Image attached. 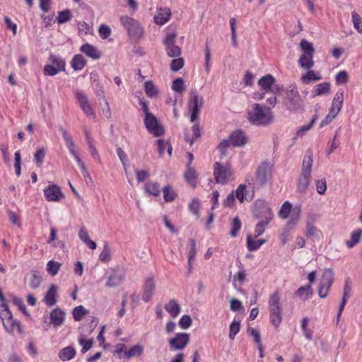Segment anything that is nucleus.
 <instances>
[{"label":"nucleus","instance_id":"31","mask_svg":"<svg viewBox=\"0 0 362 362\" xmlns=\"http://www.w3.org/2000/svg\"><path fill=\"white\" fill-rule=\"evenodd\" d=\"M124 279V275L118 271H115L109 276L105 286L109 288L117 287L122 282Z\"/></svg>","mask_w":362,"mask_h":362},{"label":"nucleus","instance_id":"19","mask_svg":"<svg viewBox=\"0 0 362 362\" xmlns=\"http://www.w3.org/2000/svg\"><path fill=\"white\" fill-rule=\"evenodd\" d=\"M44 195L49 202H59L64 198V194L57 185H49L44 189Z\"/></svg>","mask_w":362,"mask_h":362},{"label":"nucleus","instance_id":"40","mask_svg":"<svg viewBox=\"0 0 362 362\" xmlns=\"http://www.w3.org/2000/svg\"><path fill=\"white\" fill-rule=\"evenodd\" d=\"M86 65V60L80 54L74 55L71 62V68L75 71L82 70Z\"/></svg>","mask_w":362,"mask_h":362},{"label":"nucleus","instance_id":"62","mask_svg":"<svg viewBox=\"0 0 362 362\" xmlns=\"http://www.w3.org/2000/svg\"><path fill=\"white\" fill-rule=\"evenodd\" d=\"M192 132L193 133V136L192 139H189L187 136L185 137V140L187 142H189L191 145L197 139H198L201 136V131L197 124H195L192 127Z\"/></svg>","mask_w":362,"mask_h":362},{"label":"nucleus","instance_id":"41","mask_svg":"<svg viewBox=\"0 0 362 362\" xmlns=\"http://www.w3.org/2000/svg\"><path fill=\"white\" fill-rule=\"evenodd\" d=\"M185 178L187 182L193 188L197 187V174L192 168H188L185 173Z\"/></svg>","mask_w":362,"mask_h":362},{"label":"nucleus","instance_id":"48","mask_svg":"<svg viewBox=\"0 0 362 362\" xmlns=\"http://www.w3.org/2000/svg\"><path fill=\"white\" fill-rule=\"evenodd\" d=\"M189 245L190 249L188 252V265H189V269L191 270V269L192 267V262L197 255L195 240H190L189 242Z\"/></svg>","mask_w":362,"mask_h":362},{"label":"nucleus","instance_id":"58","mask_svg":"<svg viewBox=\"0 0 362 362\" xmlns=\"http://www.w3.org/2000/svg\"><path fill=\"white\" fill-rule=\"evenodd\" d=\"M242 223L238 217H235L231 223V230L230 235L233 238L238 235V231L240 230Z\"/></svg>","mask_w":362,"mask_h":362},{"label":"nucleus","instance_id":"57","mask_svg":"<svg viewBox=\"0 0 362 362\" xmlns=\"http://www.w3.org/2000/svg\"><path fill=\"white\" fill-rule=\"evenodd\" d=\"M246 186L245 185H240L235 191V197L243 203L244 201L247 200L246 197Z\"/></svg>","mask_w":362,"mask_h":362},{"label":"nucleus","instance_id":"39","mask_svg":"<svg viewBox=\"0 0 362 362\" xmlns=\"http://www.w3.org/2000/svg\"><path fill=\"white\" fill-rule=\"evenodd\" d=\"M144 192L148 195L158 197L160 194L159 185L153 181H148L144 185Z\"/></svg>","mask_w":362,"mask_h":362},{"label":"nucleus","instance_id":"52","mask_svg":"<svg viewBox=\"0 0 362 362\" xmlns=\"http://www.w3.org/2000/svg\"><path fill=\"white\" fill-rule=\"evenodd\" d=\"M317 119V115L313 116L312 120L310 121V122L309 124L303 125V126H302V127H300V128L298 129V130L296 132V135L298 136H304L305 134V133L313 127V125L315 123Z\"/></svg>","mask_w":362,"mask_h":362},{"label":"nucleus","instance_id":"10","mask_svg":"<svg viewBox=\"0 0 362 362\" xmlns=\"http://www.w3.org/2000/svg\"><path fill=\"white\" fill-rule=\"evenodd\" d=\"M119 21L122 26L128 32L130 37L138 40L143 36V28L137 21L127 16H122Z\"/></svg>","mask_w":362,"mask_h":362},{"label":"nucleus","instance_id":"53","mask_svg":"<svg viewBox=\"0 0 362 362\" xmlns=\"http://www.w3.org/2000/svg\"><path fill=\"white\" fill-rule=\"evenodd\" d=\"M158 151L160 155H163L165 153V150L167 149L168 153L169 155L172 154L173 148L171 145L165 142L163 139H158Z\"/></svg>","mask_w":362,"mask_h":362},{"label":"nucleus","instance_id":"46","mask_svg":"<svg viewBox=\"0 0 362 362\" xmlns=\"http://www.w3.org/2000/svg\"><path fill=\"white\" fill-rule=\"evenodd\" d=\"M31 276L30 286L33 288H38L42 282V277L40 272L38 271H33Z\"/></svg>","mask_w":362,"mask_h":362},{"label":"nucleus","instance_id":"23","mask_svg":"<svg viewBox=\"0 0 362 362\" xmlns=\"http://www.w3.org/2000/svg\"><path fill=\"white\" fill-rule=\"evenodd\" d=\"M247 274L245 269L238 270L233 276L232 284L233 287L240 293H243L242 289L243 284L247 281Z\"/></svg>","mask_w":362,"mask_h":362},{"label":"nucleus","instance_id":"38","mask_svg":"<svg viewBox=\"0 0 362 362\" xmlns=\"http://www.w3.org/2000/svg\"><path fill=\"white\" fill-rule=\"evenodd\" d=\"M165 310L170 314V315L175 318L176 317L181 311V308L177 301L174 299L170 300L165 305Z\"/></svg>","mask_w":362,"mask_h":362},{"label":"nucleus","instance_id":"12","mask_svg":"<svg viewBox=\"0 0 362 362\" xmlns=\"http://www.w3.org/2000/svg\"><path fill=\"white\" fill-rule=\"evenodd\" d=\"M204 105V99L199 95L196 90L190 92V96L188 103V109L190 113V122H196L199 115L200 110Z\"/></svg>","mask_w":362,"mask_h":362},{"label":"nucleus","instance_id":"1","mask_svg":"<svg viewBox=\"0 0 362 362\" xmlns=\"http://www.w3.org/2000/svg\"><path fill=\"white\" fill-rule=\"evenodd\" d=\"M139 105L144 114V124L148 132L155 137H159L165 134V129L158 119L150 112L148 103L143 99H139Z\"/></svg>","mask_w":362,"mask_h":362},{"label":"nucleus","instance_id":"63","mask_svg":"<svg viewBox=\"0 0 362 362\" xmlns=\"http://www.w3.org/2000/svg\"><path fill=\"white\" fill-rule=\"evenodd\" d=\"M192 318L188 315H184L179 320V325L184 329H188L192 325Z\"/></svg>","mask_w":362,"mask_h":362},{"label":"nucleus","instance_id":"11","mask_svg":"<svg viewBox=\"0 0 362 362\" xmlns=\"http://www.w3.org/2000/svg\"><path fill=\"white\" fill-rule=\"evenodd\" d=\"M273 165L270 162L261 163L255 173V182L257 185L264 186L272 179Z\"/></svg>","mask_w":362,"mask_h":362},{"label":"nucleus","instance_id":"33","mask_svg":"<svg viewBox=\"0 0 362 362\" xmlns=\"http://www.w3.org/2000/svg\"><path fill=\"white\" fill-rule=\"evenodd\" d=\"M144 91L146 95L151 98H157L159 95V89L152 81H147L144 83Z\"/></svg>","mask_w":362,"mask_h":362},{"label":"nucleus","instance_id":"60","mask_svg":"<svg viewBox=\"0 0 362 362\" xmlns=\"http://www.w3.org/2000/svg\"><path fill=\"white\" fill-rule=\"evenodd\" d=\"M88 311L82 305H78L73 310V316L76 321L81 320Z\"/></svg>","mask_w":362,"mask_h":362},{"label":"nucleus","instance_id":"13","mask_svg":"<svg viewBox=\"0 0 362 362\" xmlns=\"http://www.w3.org/2000/svg\"><path fill=\"white\" fill-rule=\"evenodd\" d=\"M74 95L83 114L88 118L94 119L96 113L87 95L79 89L75 90Z\"/></svg>","mask_w":362,"mask_h":362},{"label":"nucleus","instance_id":"25","mask_svg":"<svg viewBox=\"0 0 362 362\" xmlns=\"http://www.w3.org/2000/svg\"><path fill=\"white\" fill-rule=\"evenodd\" d=\"M80 51L89 58L97 60L101 57V52L93 45L86 43L80 47Z\"/></svg>","mask_w":362,"mask_h":362},{"label":"nucleus","instance_id":"59","mask_svg":"<svg viewBox=\"0 0 362 362\" xmlns=\"http://www.w3.org/2000/svg\"><path fill=\"white\" fill-rule=\"evenodd\" d=\"M315 186L317 192L321 195L324 194L327 189L326 179L324 177L317 179L315 181Z\"/></svg>","mask_w":362,"mask_h":362},{"label":"nucleus","instance_id":"9","mask_svg":"<svg viewBox=\"0 0 362 362\" xmlns=\"http://www.w3.org/2000/svg\"><path fill=\"white\" fill-rule=\"evenodd\" d=\"M63 139L64 141L65 145L68 148L70 154L73 156L75 161L76 162L78 166L79 167L82 175L88 172V169L86 166L85 163L79 156V153L77 150L76 146L73 140L71 134L65 129H61Z\"/></svg>","mask_w":362,"mask_h":362},{"label":"nucleus","instance_id":"37","mask_svg":"<svg viewBox=\"0 0 362 362\" xmlns=\"http://www.w3.org/2000/svg\"><path fill=\"white\" fill-rule=\"evenodd\" d=\"M76 354V352L75 349L71 346H68L61 349L58 356L62 361H66L74 358Z\"/></svg>","mask_w":362,"mask_h":362},{"label":"nucleus","instance_id":"28","mask_svg":"<svg viewBox=\"0 0 362 362\" xmlns=\"http://www.w3.org/2000/svg\"><path fill=\"white\" fill-rule=\"evenodd\" d=\"M155 282L153 279H146L144 286V292L142 294V300L148 302L152 298L155 291Z\"/></svg>","mask_w":362,"mask_h":362},{"label":"nucleus","instance_id":"6","mask_svg":"<svg viewBox=\"0 0 362 362\" xmlns=\"http://www.w3.org/2000/svg\"><path fill=\"white\" fill-rule=\"evenodd\" d=\"M248 119L255 125H267L272 121L273 115L269 108L254 104L252 110L248 111Z\"/></svg>","mask_w":362,"mask_h":362},{"label":"nucleus","instance_id":"50","mask_svg":"<svg viewBox=\"0 0 362 362\" xmlns=\"http://www.w3.org/2000/svg\"><path fill=\"white\" fill-rule=\"evenodd\" d=\"M60 267L61 264L54 260H50L47 264V271L52 276L57 275Z\"/></svg>","mask_w":362,"mask_h":362},{"label":"nucleus","instance_id":"15","mask_svg":"<svg viewBox=\"0 0 362 362\" xmlns=\"http://www.w3.org/2000/svg\"><path fill=\"white\" fill-rule=\"evenodd\" d=\"M232 175L233 171L230 165H223L221 163H215L214 175L216 182L226 184L230 180Z\"/></svg>","mask_w":362,"mask_h":362},{"label":"nucleus","instance_id":"44","mask_svg":"<svg viewBox=\"0 0 362 362\" xmlns=\"http://www.w3.org/2000/svg\"><path fill=\"white\" fill-rule=\"evenodd\" d=\"M49 59L52 62V65L57 67V69L62 71H65L66 62L64 59L55 54H51L49 57Z\"/></svg>","mask_w":362,"mask_h":362},{"label":"nucleus","instance_id":"7","mask_svg":"<svg viewBox=\"0 0 362 362\" xmlns=\"http://www.w3.org/2000/svg\"><path fill=\"white\" fill-rule=\"evenodd\" d=\"M344 100V92L342 89H339L334 94L328 114L320 123V128H323L328 125L337 117L343 107Z\"/></svg>","mask_w":362,"mask_h":362},{"label":"nucleus","instance_id":"55","mask_svg":"<svg viewBox=\"0 0 362 362\" xmlns=\"http://www.w3.org/2000/svg\"><path fill=\"white\" fill-rule=\"evenodd\" d=\"M232 144L230 140L223 139L218 146V150L220 152L222 157L226 156L228 154V149L230 148Z\"/></svg>","mask_w":362,"mask_h":362},{"label":"nucleus","instance_id":"27","mask_svg":"<svg viewBox=\"0 0 362 362\" xmlns=\"http://www.w3.org/2000/svg\"><path fill=\"white\" fill-rule=\"evenodd\" d=\"M331 85L329 82H322L316 84L312 90L313 98L327 95L330 93Z\"/></svg>","mask_w":362,"mask_h":362},{"label":"nucleus","instance_id":"17","mask_svg":"<svg viewBox=\"0 0 362 362\" xmlns=\"http://www.w3.org/2000/svg\"><path fill=\"white\" fill-rule=\"evenodd\" d=\"M189 334L184 332L175 334L173 337L168 339L169 349L172 351L183 350L189 343Z\"/></svg>","mask_w":362,"mask_h":362},{"label":"nucleus","instance_id":"51","mask_svg":"<svg viewBox=\"0 0 362 362\" xmlns=\"http://www.w3.org/2000/svg\"><path fill=\"white\" fill-rule=\"evenodd\" d=\"M12 313L8 309V307L6 303L0 304V318L2 320V323L6 322L8 319L11 317Z\"/></svg>","mask_w":362,"mask_h":362},{"label":"nucleus","instance_id":"61","mask_svg":"<svg viewBox=\"0 0 362 362\" xmlns=\"http://www.w3.org/2000/svg\"><path fill=\"white\" fill-rule=\"evenodd\" d=\"M98 33H99L100 37L102 39L105 40L110 36L112 30H111V28L108 25H107L105 24H102L99 27Z\"/></svg>","mask_w":362,"mask_h":362},{"label":"nucleus","instance_id":"14","mask_svg":"<svg viewBox=\"0 0 362 362\" xmlns=\"http://www.w3.org/2000/svg\"><path fill=\"white\" fill-rule=\"evenodd\" d=\"M177 35L175 30H169L163 40L166 54L170 57H177L181 54V48L175 45Z\"/></svg>","mask_w":362,"mask_h":362},{"label":"nucleus","instance_id":"64","mask_svg":"<svg viewBox=\"0 0 362 362\" xmlns=\"http://www.w3.org/2000/svg\"><path fill=\"white\" fill-rule=\"evenodd\" d=\"M184 81L181 78H176L172 85V89L177 93H182L184 90Z\"/></svg>","mask_w":362,"mask_h":362},{"label":"nucleus","instance_id":"45","mask_svg":"<svg viewBox=\"0 0 362 362\" xmlns=\"http://www.w3.org/2000/svg\"><path fill=\"white\" fill-rule=\"evenodd\" d=\"M163 198L165 202H171L174 201L177 197V194L170 185H166L163 189Z\"/></svg>","mask_w":362,"mask_h":362},{"label":"nucleus","instance_id":"8","mask_svg":"<svg viewBox=\"0 0 362 362\" xmlns=\"http://www.w3.org/2000/svg\"><path fill=\"white\" fill-rule=\"evenodd\" d=\"M302 54L298 59V64L303 69H310L314 66L315 49L313 43L306 40H302L299 44Z\"/></svg>","mask_w":362,"mask_h":362},{"label":"nucleus","instance_id":"32","mask_svg":"<svg viewBox=\"0 0 362 362\" xmlns=\"http://www.w3.org/2000/svg\"><path fill=\"white\" fill-rule=\"evenodd\" d=\"M286 106L290 111H297L303 109V100L300 95L296 98H286Z\"/></svg>","mask_w":362,"mask_h":362},{"label":"nucleus","instance_id":"49","mask_svg":"<svg viewBox=\"0 0 362 362\" xmlns=\"http://www.w3.org/2000/svg\"><path fill=\"white\" fill-rule=\"evenodd\" d=\"M71 18L72 15L70 10L66 9L58 13L57 21L59 24H63L69 21Z\"/></svg>","mask_w":362,"mask_h":362},{"label":"nucleus","instance_id":"22","mask_svg":"<svg viewBox=\"0 0 362 362\" xmlns=\"http://www.w3.org/2000/svg\"><path fill=\"white\" fill-rule=\"evenodd\" d=\"M171 16V11L168 7L158 8L156 14L154 16V22L158 25H163L165 24Z\"/></svg>","mask_w":362,"mask_h":362},{"label":"nucleus","instance_id":"43","mask_svg":"<svg viewBox=\"0 0 362 362\" xmlns=\"http://www.w3.org/2000/svg\"><path fill=\"white\" fill-rule=\"evenodd\" d=\"M112 258L111 249L107 243H105L103 245V250L99 255V259L103 263L107 264L110 262Z\"/></svg>","mask_w":362,"mask_h":362},{"label":"nucleus","instance_id":"18","mask_svg":"<svg viewBox=\"0 0 362 362\" xmlns=\"http://www.w3.org/2000/svg\"><path fill=\"white\" fill-rule=\"evenodd\" d=\"M274 83L275 78L271 74H267L258 81V85L264 93H275L279 91V88H276Z\"/></svg>","mask_w":362,"mask_h":362},{"label":"nucleus","instance_id":"4","mask_svg":"<svg viewBox=\"0 0 362 362\" xmlns=\"http://www.w3.org/2000/svg\"><path fill=\"white\" fill-rule=\"evenodd\" d=\"M255 213L258 217L264 219L257 223L255 228V238L262 235L266 226L272 218L273 214L269 204L264 200H258L255 202Z\"/></svg>","mask_w":362,"mask_h":362},{"label":"nucleus","instance_id":"47","mask_svg":"<svg viewBox=\"0 0 362 362\" xmlns=\"http://www.w3.org/2000/svg\"><path fill=\"white\" fill-rule=\"evenodd\" d=\"M351 20L354 28L360 34H362V18L356 12L351 13Z\"/></svg>","mask_w":362,"mask_h":362},{"label":"nucleus","instance_id":"54","mask_svg":"<svg viewBox=\"0 0 362 362\" xmlns=\"http://www.w3.org/2000/svg\"><path fill=\"white\" fill-rule=\"evenodd\" d=\"M199 208V200L197 198H193L189 204V209L194 215H195L198 218L200 216Z\"/></svg>","mask_w":362,"mask_h":362},{"label":"nucleus","instance_id":"20","mask_svg":"<svg viewBox=\"0 0 362 362\" xmlns=\"http://www.w3.org/2000/svg\"><path fill=\"white\" fill-rule=\"evenodd\" d=\"M315 214H309L307 216L305 219V235L308 238L317 237L320 233V230L315 226Z\"/></svg>","mask_w":362,"mask_h":362},{"label":"nucleus","instance_id":"35","mask_svg":"<svg viewBox=\"0 0 362 362\" xmlns=\"http://www.w3.org/2000/svg\"><path fill=\"white\" fill-rule=\"evenodd\" d=\"M294 294L296 297L299 298L303 301L310 298L313 295L311 285L309 284L308 286H300L297 289Z\"/></svg>","mask_w":362,"mask_h":362},{"label":"nucleus","instance_id":"29","mask_svg":"<svg viewBox=\"0 0 362 362\" xmlns=\"http://www.w3.org/2000/svg\"><path fill=\"white\" fill-rule=\"evenodd\" d=\"M308 71L305 74L301 75L300 81L303 84H309L312 82L320 81L322 78V75L314 70L307 69Z\"/></svg>","mask_w":362,"mask_h":362},{"label":"nucleus","instance_id":"3","mask_svg":"<svg viewBox=\"0 0 362 362\" xmlns=\"http://www.w3.org/2000/svg\"><path fill=\"white\" fill-rule=\"evenodd\" d=\"M301 212L300 205L293 206L290 202L286 201L281 205L278 214L280 218L288 219L286 226L293 228L299 223Z\"/></svg>","mask_w":362,"mask_h":362},{"label":"nucleus","instance_id":"30","mask_svg":"<svg viewBox=\"0 0 362 362\" xmlns=\"http://www.w3.org/2000/svg\"><path fill=\"white\" fill-rule=\"evenodd\" d=\"M57 286L54 284H52L45 295V297H44L45 303L49 307H52V306L56 304V303L57 302Z\"/></svg>","mask_w":362,"mask_h":362},{"label":"nucleus","instance_id":"42","mask_svg":"<svg viewBox=\"0 0 362 362\" xmlns=\"http://www.w3.org/2000/svg\"><path fill=\"white\" fill-rule=\"evenodd\" d=\"M362 236V229L357 228L354 230L351 234L350 240L346 242V244L349 248L354 247L356 244H358Z\"/></svg>","mask_w":362,"mask_h":362},{"label":"nucleus","instance_id":"26","mask_svg":"<svg viewBox=\"0 0 362 362\" xmlns=\"http://www.w3.org/2000/svg\"><path fill=\"white\" fill-rule=\"evenodd\" d=\"M5 329L10 334L17 332L18 334L23 333V327L20 321L14 320L13 316L3 323Z\"/></svg>","mask_w":362,"mask_h":362},{"label":"nucleus","instance_id":"34","mask_svg":"<svg viewBox=\"0 0 362 362\" xmlns=\"http://www.w3.org/2000/svg\"><path fill=\"white\" fill-rule=\"evenodd\" d=\"M144 353V346L141 344H135L124 351V358L129 359L133 357H139Z\"/></svg>","mask_w":362,"mask_h":362},{"label":"nucleus","instance_id":"21","mask_svg":"<svg viewBox=\"0 0 362 362\" xmlns=\"http://www.w3.org/2000/svg\"><path fill=\"white\" fill-rule=\"evenodd\" d=\"M65 317V312L59 308H56L50 313L49 322L54 327H58L64 324Z\"/></svg>","mask_w":362,"mask_h":362},{"label":"nucleus","instance_id":"16","mask_svg":"<svg viewBox=\"0 0 362 362\" xmlns=\"http://www.w3.org/2000/svg\"><path fill=\"white\" fill-rule=\"evenodd\" d=\"M334 272L332 269H326L323 272L320 283L318 286V294L320 298H326L333 284Z\"/></svg>","mask_w":362,"mask_h":362},{"label":"nucleus","instance_id":"24","mask_svg":"<svg viewBox=\"0 0 362 362\" xmlns=\"http://www.w3.org/2000/svg\"><path fill=\"white\" fill-rule=\"evenodd\" d=\"M228 140H230L232 146L235 147L243 146L247 142L245 132L240 129L231 133Z\"/></svg>","mask_w":362,"mask_h":362},{"label":"nucleus","instance_id":"56","mask_svg":"<svg viewBox=\"0 0 362 362\" xmlns=\"http://www.w3.org/2000/svg\"><path fill=\"white\" fill-rule=\"evenodd\" d=\"M175 59L172 60L170 64V69L174 71H178L180 69H181L185 64V61L183 58L177 57H174Z\"/></svg>","mask_w":362,"mask_h":362},{"label":"nucleus","instance_id":"36","mask_svg":"<svg viewBox=\"0 0 362 362\" xmlns=\"http://www.w3.org/2000/svg\"><path fill=\"white\" fill-rule=\"evenodd\" d=\"M256 238L252 237V235L247 236V247L250 251L257 250L263 244L266 243V239L255 240Z\"/></svg>","mask_w":362,"mask_h":362},{"label":"nucleus","instance_id":"5","mask_svg":"<svg viewBox=\"0 0 362 362\" xmlns=\"http://www.w3.org/2000/svg\"><path fill=\"white\" fill-rule=\"evenodd\" d=\"M313 163V153L308 150L303 160L301 173L298 182V190L300 193H305L310 184Z\"/></svg>","mask_w":362,"mask_h":362},{"label":"nucleus","instance_id":"2","mask_svg":"<svg viewBox=\"0 0 362 362\" xmlns=\"http://www.w3.org/2000/svg\"><path fill=\"white\" fill-rule=\"evenodd\" d=\"M281 294L279 291L272 293L268 299L269 320L273 326L279 327L283 320V308L281 303Z\"/></svg>","mask_w":362,"mask_h":362}]
</instances>
